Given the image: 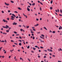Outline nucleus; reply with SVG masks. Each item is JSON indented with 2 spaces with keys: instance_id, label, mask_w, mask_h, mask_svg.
<instances>
[{
  "instance_id": "4",
  "label": "nucleus",
  "mask_w": 62,
  "mask_h": 62,
  "mask_svg": "<svg viewBox=\"0 0 62 62\" xmlns=\"http://www.w3.org/2000/svg\"><path fill=\"white\" fill-rule=\"evenodd\" d=\"M58 51H62V49H61V48H60V49H58Z\"/></svg>"
},
{
  "instance_id": "9",
  "label": "nucleus",
  "mask_w": 62,
  "mask_h": 62,
  "mask_svg": "<svg viewBox=\"0 0 62 62\" xmlns=\"http://www.w3.org/2000/svg\"><path fill=\"white\" fill-rule=\"evenodd\" d=\"M27 10L28 11H30V9L28 8V7H27Z\"/></svg>"
},
{
  "instance_id": "64",
  "label": "nucleus",
  "mask_w": 62,
  "mask_h": 62,
  "mask_svg": "<svg viewBox=\"0 0 62 62\" xmlns=\"http://www.w3.org/2000/svg\"><path fill=\"white\" fill-rule=\"evenodd\" d=\"M36 19L37 21H39V19H38V18H36Z\"/></svg>"
},
{
  "instance_id": "37",
  "label": "nucleus",
  "mask_w": 62,
  "mask_h": 62,
  "mask_svg": "<svg viewBox=\"0 0 62 62\" xmlns=\"http://www.w3.org/2000/svg\"><path fill=\"white\" fill-rule=\"evenodd\" d=\"M14 33H15V34H17V32L16 31H14Z\"/></svg>"
},
{
  "instance_id": "8",
  "label": "nucleus",
  "mask_w": 62,
  "mask_h": 62,
  "mask_svg": "<svg viewBox=\"0 0 62 62\" xmlns=\"http://www.w3.org/2000/svg\"><path fill=\"white\" fill-rule=\"evenodd\" d=\"M6 28H9V26H8L6 25Z\"/></svg>"
},
{
  "instance_id": "52",
  "label": "nucleus",
  "mask_w": 62,
  "mask_h": 62,
  "mask_svg": "<svg viewBox=\"0 0 62 62\" xmlns=\"http://www.w3.org/2000/svg\"><path fill=\"white\" fill-rule=\"evenodd\" d=\"M59 16H62V15H61V14H60L59 15Z\"/></svg>"
},
{
  "instance_id": "35",
  "label": "nucleus",
  "mask_w": 62,
  "mask_h": 62,
  "mask_svg": "<svg viewBox=\"0 0 62 62\" xmlns=\"http://www.w3.org/2000/svg\"><path fill=\"white\" fill-rule=\"evenodd\" d=\"M15 13H18V12H17V11H15L14 12Z\"/></svg>"
},
{
  "instance_id": "16",
  "label": "nucleus",
  "mask_w": 62,
  "mask_h": 62,
  "mask_svg": "<svg viewBox=\"0 0 62 62\" xmlns=\"http://www.w3.org/2000/svg\"><path fill=\"white\" fill-rule=\"evenodd\" d=\"M30 48V46H28L27 47V49H29Z\"/></svg>"
},
{
  "instance_id": "54",
  "label": "nucleus",
  "mask_w": 62,
  "mask_h": 62,
  "mask_svg": "<svg viewBox=\"0 0 62 62\" xmlns=\"http://www.w3.org/2000/svg\"><path fill=\"white\" fill-rule=\"evenodd\" d=\"M28 60H29V61H31L30 60V59H28Z\"/></svg>"
},
{
  "instance_id": "53",
  "label": "nucleus",
  "mask_w": 62,
  "mask_h": 62,
  "mask_svg": "<svg viewBox=\"0 0 62 62\" xmlns=\"http://www.w3.org/2000/svg\"><path fill=\"white\" fill-rule=\"evenodd\" d=\"M44 58H46V56H44Z\"/></svg>"
},
{
  "instance_id": "56",
  "label": "nucleus",
  "mask_w": 62,
  "mask_h": 62,
  "mask_svg": "<svg viewBox=\"0 0 62 62\" xmlns=\"http://www.w3.org/2000/svg\"><path fill=\"white\" fill-rule=\"evenodd\" d=\"M11 28L10 27L9 28V29H8V30H10V29H11Z\"/></svg>"
},
{
  "instance_id": "59",
  "label": "nucleus",
  "mask_w": 62,
  "mask_h": 62,
  "mask_svg": "<svg viewBox=\"0 0 62 62\" xmlns=\"http://www.w3.org/2000/svg\"><path fill=\"white\" fill-rule=\"evenodd\" d=\"M16 56H15V57H14V59H16Z\"/></svg>"
},
{
  "instance_id": "25",
  "label": "nucleus",
  "mask_w": 62,
  "mask_h": 62,
  "mask_svg": "<svg viewBox=\"0 0 62 62\" xmlns=\"http://www.w3.org/2000/svg\"><path fill=\"white\" fill-rule=\"evenodd\" d=\"M11 2L12 3H14V1H11Z\"/></svg>"
},
{
  "instance_id": "60",
  "label": "nucleus",
  "mask_w": 62,
  "mask_h": 62,
  "mask_svg": "<svg viewBox=\"0 0 62 62\" xmlns=\"http://www.w3.org/2000/svg\"><path fill=\"white\" fill-rule=\"evenodd\" d=\"M40 30H42V28H41L40 29Z\"/></svg>"
},
{
  "instance_id": "3",
  "label": "nucleus",
  "mask_w": 62,
  "mask_h": 62,
  "mask_svg": "<svg viewBox=\"0 0 62 62\" xmlns=\"http://www.w3.org/2000/svg\"><path fill=\"white\" fill-rule=\"evenodd\" d=\"M4 3L6 5H7V6H9V4L8 3H7L6 2H5Z\"/></svg>"
},
{
  "instance_id": "6",
  "label": "nucleus",
  "mask_w": 62,
  "mask_h": 62,
  "mask_svg": "<svg viewBox=\"0 0 62 62\" xmlns=\"http://www.w3.org/2000/svg\"><path fill=\"white\" fill-rule=\"evenodd\" d=\"M39 39L40 40V41H41V42H44V41H42V40H41V39Z\"/></svg>"
},
{
  "instance_id": "17",
  "label": "nucleus",
  "mask_w": 62,
  "mask_h": 62,
  "mask_svg": "<svg viewBox=\"0 0 62 62\" xmlns=\"http://www.w3.org/2000/svg\"><path fill=\"white\" fill-rule=\"evenodd\" d=\"M20 60H23V58H20Z\"/></svg>"
},
{
  "instance_id": "40",
  "label": "nucleus",
  "mask_w": 62,
  "mask_h": 62,
  "mask_svg": "<svg viewBox=\"0 0 62 62\" xmlns=\"http://www.w3.org/2000/svg\"><path fill=\"white\" fill-rule=\"evenodd\" d=\"M2 47H0V51L1 50V49H2Z\"/></svg>"
},
{
  "instance_id": "2",
  "label": "nucleus",
  "mask_w": 62,
  "mask_h": 62,
  "mask_svg": "<svg viewBox=\"0 0 62 62\" xmlns=\"http://www.w3.org/2000/svg\"><path fill=\"white\" fill-rule=\"evenodd\" d=\"M17 23H16L15 22H14V23H13V25H17Z\"/></svg>"
},
{
  "instance_id": "39",
  "label": "nucleus",
  "mask_w": 62,
  "mask_h": 62,
  "mask_svg": "<svg viewBox=\"0 0 62 62\" xmlns=\"http://www.w3.org/2000/svg\"><path fill=\"white\" fill-rule=\"evenodd\" d=\"M7 20L9 21V18H7Z\"/></svg>"
},
{
  "instance_id": "28",
  "label": "nucleus",
  "mask_w": 62,
  "mask_h": 62,
  "mask_svg": "<svg viewBox=\"0 0 62 62\" xmlns=\"http://www.w3.org/2000/svg\"><path fill=\"white\" fill-rule=\"evenodd\" d=\"M40 11H41V10H42V9H41V7H40Z\"/></svg>"
},
{
  "instance_id": "20",
  "label": "nucleus",
  "mask_w": 62,
  "mask_h": 62,
  "mask_svg": "<svg viewBox=\"0 0 62 62\" xmlns=\"http://www.w3.org/2000/svg\"><path fill=\"white\" fill-rule=\"evenodd\" d=\"M6 31L7 32V33H8V32H9V31L8 30H7Z\"/></svg>"
},
{
  "instance_id": "1",
  "label": "nucleus",
  "mask_w": 62,
  "mask_h": 62,
  "mask_svg": "<svg viewBox=\"0 0 62 62\" xmlns=\"http://www.w3.org/2000/svg\"><path fill=\"white\" fill-rule=\"evenodd\" d=\"M47 50H48V51H49V52H53L52 50H51V49H47Z\"/></svg>"
},
{
  "instance_id": "57",
  "label": "nucleus",
  "mask_w": 62,
  "mask_h": 62,
  "mask_svg": "<svg viewBox=\"0 0 62 62\" xmlns=\"http://www.w3.org/2000/svg\"><path fill=\"white\" fill-rule=\"evenodd\" d=\"M49 54L50 55H52V54L51 53Z\"/></svg>"
},
{
  "instance_id": "21",
  "label": "nucleus",
  "mask_w": 62,
  "mask_h": 62,
  "mask_svg": "<svg viewBox=\"0 0 62 62\" xmlns=\"http://www.w3.org/2000/svg\"><path fill=\"white\" fill-rule=\"evenodd\" d=\"M3 34H5V35H7V33L3 32Z\"/></svg>"
},
{
  "instance_id": "31",
  "label": "nucleus",
  "mask_w": 62,
  "mask_h": 62,
  "mask_svg": "<svg viewBox=\"0 0 62 62\" xmlns=\"http://www.w3.org/2000/svg\"><path fill=\"white\" fill-rule=\"evenodd\" d=\"M41 36H42V37H44V35H43V34H42L41 35Z\"/></svg>"
},
{
  "instance_id": "55",
  "label": "nucleus",
  "mask_w": 62,
  "mask_h": 62,
  "mask_svg": "<svg viewBox=\"0 0 62 62\" xmlns=\"http://www.w3.org/2000/svg\"><path fill=\"white\" fill-rule=\"evenodd\" d=\"M11 42H14V41H13L12 40H11Z\"/></svg>"
},
{
  "instance_id": "48",
  "label": "nucleus",
  "mask_w": 62,
  "mask_h": 62,
  "mask_svg": "<svg viewBox=\"0 0 62 62\" xmlns=\"http://www.w3.org/2000/svg\"><path fill=\"white\" fill-rule=\"evenodd\" d=\"M44 51H45V52H47V50H44Z\"/></svg>"
},
{
  "instance_id": "11",
  "label": "nucleus",
  "mask_w": 62,
  "mask_h": 62,
  "mask_svg": "<svg viewBox=\"0 0 62 62\" xmlns=\"http://www.w3.org/2000/svg\"><path fill=\"white\" fill-rule=\"evenodd\" d=\"M19 46H21L22 45V43H20L19 44Z\"/></svg>"
},
{
  "instance_id": "62",
  "label": "nucleus",
  "mask_w": 62,
  "mask_h": 62,
  "mask_svg": "<svg viewBox=\"0 0 62 62\" xmlns=\"http://www.w3.org/2000/svg\"><path fill=\"white\" fill-rule=\"evenodd\" d=\"M39 52H41V50H40L39 51Z\"/></svg>"
},
{
  "instance_id": "22",
  "label": "nucleus",
  "mask_w": 62,
  "mask_h": 62,
  "mask_svg": "<svg viewBox=\"0 0 62 62\" xmlns=\"http://www.w3.org/2000/svg\"><path fill=\"white\" fill-rule=\"evenodd\" d=\"M14 19L13 18H10L11 20H14Z\"/></svg>"
},
{
  "instance_id": "61",
  "label": "nucleus",
  "mask_w": 62,
  "mask_h": 62,
  "mask_svg": "<svg viewBox=\"0 0 62 62\" xmlns=\"http://www.w3.org/2000/svg\"><path fill=\"white\" fill-rule=\"evenodd\" d=\"M8 12H10V11L9 10H8Z\"/></svg>"
},
{
  "instance_id": "41",
  "label": "nucleus",
  "mask_w": 62,
  "mask_h": 62,
  "mask_svg": "<svg viewBox=\"0 0 62 62\" xmlns=\"http://www.w3.org/2000/svg\"><path fill=\"white\" fill-rule=\"evenodd\" d=\"M14 51V49H13L12 50H10V52H12V51Z\"/></svg>"
},
{
  "instance_id": "7",
  "label": "nucleus",
  "mask_w": 62,
  "mask_h": 62,
  "mask_svg": "<svg viewBox=\"0 0 62 62\" xmlns=\"http://www.w3.org/2000/svg\"><path fill=\"white\" fill-rule=\"evenodd\" d=\"M39 25V24H36L34 26H35L36 27V26H38V25Z\"/></svg>"
},
{
  "instance_id": "45",
  "label": "nucleus",
  "mask_w": 62,
  "mask_h": 62,
  "mask_svg": "<svg viewBox=\"0 0 62 62\" xmlns=\"http://www.w3.org/2000/svg\"><path fill=\"white\" fill-rule=\"evenodd\" d=\"M2 27L3 28H6V27H5V26H2Z\"/></svg>"
},
{
  "instance_id": "49",
  "label": "nucleus",
  "mask_w": 62,
  "mask_h": 62,
  "mask_svg": "<svg viewBox=\"0 0 62 62\" xmlns=\"http://www.w3.org/2000/svg\"><path fill=\"white\" fill-rule=\"evenodd\" d=\"M18 17H18V16H17L16 17V18L17 19L18 18Z\"/></svg>"
},
{
  "instance_id": "46",
  "label": "nucleus",
  "mask_w": 62,
  "mask_h": 62,
  "mask_svg": "<svg viewBox=\"0 0 62 62\" xmlns=\"http://www.w3.org/2000/svg\"><path fill=\"white\" fill-rule=\"evenodd\" d=\"M14 44H15L16 45H18V44L16 43H14Z\"/></svg>"
},
{
  "instance_id": "32",
  "label": "nucleus",
  "mask_w": 62,
  "mask_h": 62,
  "mask_svg": "<svg viewBox=\"0 0 62 62\" xmlns=\"http://www.w3.org/2000/svg\"><path fill=\"white\" fill-rule=\"evenodd\" d=\"M18 26L20 27H22V26L21 25H18Z\"/></svg>"
},
{
  "instance_id": "33",
  "label": "nucleus",
  "mask_w": 62,
  "mask_h": 62,
  "mask_svg": "<svg viewBox=\"0 0 62 62\" xmlns=\"http://www.w3.org/2000/svg\"><path fill=\"white\" fill-rule=\"evenodd\" d=\"M29 4L30 6H32V4H31V3H29Z\"/></svg>"
},
{
  "instance_id": "14",
  "label": "nucleus",
  "mask_w": 62,
  "mask_h": 62,
  "mask_svg": "<svg viewBox=\"0 0 62 62\" xmlns=\"http://www.w3.org/2000/svg\"><path fill=\"white\" fill-rule=\"evenodd\" d=\"M29 26H26V28H29Z\"/></svg>"
},
{
  "instance_id": "26",
  "label": "nucleus",
  "mask_w": 62,
  "mask_h": 62,
  "mask_svg": "<svg viewBox=\"0 0 62 62\" xmlns=\"http://www.w3.org/2000/svg\"><path fill=\"white\" fill-rule=\"evenodd\" d=\"M12 15H13V16H14V17H16V16L14 14H12Z\"/></svg>"
},
{
  "instance_id": "18",
  "label": "nucleus",
  "mask_w": 62,
  "mask_h": 62,
  "mask_svg": "<svg viewBox=\"0 0 62 62\" xmlns=\"http://www.w3.org/2000/svg\"><path fill=\"white\" fill-rule=\"evenodd\" d=\"M50 9L51 10H52V9H53V7H50Z\"/></svg>"
},
{
  "instance_id": "50",
  "label": "nucleus",
  "mask_w": 62,
  "mask_h": 62,
  "mask_svg": "<svg viewBox=\"0 0 62 62\" xmlns=\"http://www.w3.org/2000/svg\"><path fill=\"white\" fill-rule=\"evenodd\" d=\"M1 12H2V13H4V12L3 11H2Z\"/></svg>"
},
{
  "instance_id": "58",
  "label": "nucleus",
  "mask_w": 62,
  "mask_h": 62,
  "mask_svg": "<svg viewBox=\"0 0 62 62\" xmlns=\"http://www.w3.org/2000/svg\"><path fill=\"white\" fill-rule=\"evenodd\" d=\"M33 31H36V30L34 29H33Z\"/></svg>"
},
{
  "instance_id": "38",
  "label": "nucleus",
  "mask_w": 62,
  "mask_h": 62,
  "mask_svg": "<svg viewBox=\"0 0 62 62\" xmlns=\"http://www.w3.org/2000/svg\"><path fill=\"white\" fill-rule=\"evenodd\" d=\"M18 41H20V42H22V40H18Z\"/></svg>"
},
{
  "instance_id": "63",
  "label": "nucleus",
  "mask_w": 62,
  "mask_h": 62,
  "mask_svg": "<svg viewBox=\"0 0 62 62\" xmlns=\"http://www.w3.org/2000/svg\"><path fill=\"white\" fill-rule=\"evenodd\" d=\"M58 62H62L61 61H58Z\"/></svg>"
},
{
  "instance_id": "23",
  "label": "nucleus",
  "mask_w": 62,
  "mask_h": 62,
  "mask_svg": "<svg viewBox=\"0 0 62 62\" xmlns=\"http://www.w3.org/2000/svg\"><path fill=\"white\" fill-rule=\"evenodd\" d=\"M33 49L34 51H35V50H36V48H34V47H33Z\"/></svg>"
},
{
  "instance_id": "36",
  "label": "nucleus",
  "mask_w": 62,
  "mask_h": 62,
  "mask_svg": "<svg viewBox=\"0 0 62 62\" xmlns=\"http://www.w3.org/2000/svg\"><path fill=\"white\" fill-rule=\"evenodd\" d=\"M35 47L36 48H38V46H35Z\"/></svg>"
},
{
  "instance_id": "29",
  "label": "nucleus",
  "mask_w": 62,
  "mask_h": 62,
  "mask_svg": "<svg viewBox=\"0 0 62 62\" xmlns=\"http://www.w3.org/2000/svg\"><path fill=\"white\" fill-rule=\"evenodd\" d=\"M40 38H41L42 39H44V38L42 37L41 36H40Z\"/></svg>"
},
{
  "instance_id": "42",
  "label": "nucleus",
  "mask_w": 62,
  "mask_h": 62,
  "mask_svg": "<svg viewBox=\"0 0 62 62\" xmlns=\"http://www.w3.org/2000/svg\"><path fill=\"white\" fill-rule=\"evenodd\" d=\"M40 4H41V5H43V4H42V3H41V2H40Z\"/></svg>"
},
{
  "instance_id": "27",
  "label": "nucleus",
  "mask_w": 62,
  "mask_h": 62,
  "mask_svg": "<svg viewBox=\"0 0 62 62\" xmlns=\"http://www.w3.org/2000/svg\"><path fill=\"white\" fill-rule=\"evenodd\" d=\"M51 4H52L53 3V0H52L50 2Z\"/></svg>"
},
{
  "instance_id": "5",
  "label": "nucleus",
  "mask_w": 62,
  "mask_h": 62,
  "mask_svg": "<svg viewBox=\"0 0 62 62\" xmlns=\"http://www.w3.org/2000/svg\"><path fill=\"white\" fill-rule=\"evenodd\" d=\"M23 15H24V16L26 17V18H27V16H26V15H24V14H23Z\"/></svg>"
},
{
  "instance_id": "12",
  "label": "nucleus",
  "mask_w": 62,
  "mask_h": 62,
  "mask_svg": "<svg viewBox=\"0 0 62 62\" xmlns=\"http://www.w3.org/2000/svg\"><path fill=\"white\" fill-rule=\"evenodd\" d=\"M18 8L19 10H22V9H21L19 7V8Z\"/></svg>"
},
{
  "instance_id": "30",
  "label": "nucleus",
  "mask_w": 62,
  "mask_h": 62,
  "mask_svg": "<svg viewBox=\"0 0 62 62\" xmlns=\"http://www.w3.org/2000/svg\"><path fill=\"white\" fill-rule=\"evenodd\" d=\"M40 48L41 49H43V47L42 46H40Z\"/></svg>"
},
{
  "instance_id": "19",
  "label": "nucleus",
  "mask_w": 62,
  "mask_h": 62,
  "mask_svg": "<svg viewBox=\"0 0 62 62\" xmlns=\"http://www.w3.org/2000/svg\"><path fill=\"white\" fill-rule=\"evenodd\" d=\"M44 29H45L46 30H47V29L46 28V27H44Z\"/></svg>"
},
{
  "instance_id": "13",
  "label": "nucleus",
  "mask_w": 62,
  "mask_h": 62,
  "mask_svg": "<svg viewBox=\"0 0 62 62\" xmlns=\"http://www.w3.org/2000/svg\"><path fill=\"white\" fill-rule=\"evenodd\" d=\"M0 42H5V41H4V40H3L1 41Z\"/></svg>"
},
{
  "instance_id": "10",
  "label": "nucleus",
  "mask_w": 62,
  "mask_h": 62,
  "mask_svg": "<svg viewBox=\"0 0 62 62\" xmlns=\"http://www.w3.org/2000/svg\"><path fill=\"white\" fill-rule=\"evenodd\" d=\"M2 21H3V22H6V20H5V19H3L2 20Z\"/></svg>"
},
{
  "instance_id": "34",
  "label": "nucleus",
  "mask_w": 62,
  "mask_h": 62,
  "mask_svg": "<svg viewBox=\"0 0 62 62\" xmlns=\"http://www.w3.org/2000/svg\"><path fill=\"white\" fill-rule=\"evenodd\" d=\"M53 33H55V31H54L52 32Z\"/></svg>"
},
{
  "instance_id": "43",
  "label": "nucleus",
  "mask_w": 62,
  "mask_h": 62,
  "mask_svg": "<svg viewBox=\"0 0 62 62\" xmlns=\"http://www.w3.org/2000/svg\"><path fill=\"white\" fill-rule=\"evenodd\" d=\"M57 11L58 12H59V9H57Z\"/></svg>"
},
{
  "instance_id": "15",
  "label": "nucleus",
  "mask_w": 62,
  "mask_h": 62,
  "mask_svg": "<svg viewBox=\"0 0 62 62\" xmlns=\"http://www.w3.org/2000/svg\"><path fill=\"white\" fill-rule=\"evenodd\" d=\"M32 6H34V5H35V3H33L32 4Z\"/></svg>"
},
{
  "instance_id": "44",
  "label": "nucleus",
  "mask_w": 62,
  "mask_h": 62,
  "mask_svg": "<svg viewBox=\"0 0 62 62\" xmlns=\"http://www.w3.org/2000/svg\"><path fill=\"white\" fill-rule=\"evenodd\" d=\"M61 26H60V27H59V30H61Z\"/></svg>"
},
{
  "instance_id": "51",
  "label": "nucleus",
  "mask_w": 62,
  "mask_h": 62,
  "mask_svg": "<svg viewBox=\"0 0 62 62\" xmlns=\"http://www.w3.org/2000/svg\"><path fill=\"white\" fill-rule=\"evenodd\" d=\"M38 58H40V56H38Z\"/></svg>"
},
{
  "instance_id": "24",
  "label": "nucleus",
  "mask_w": 62,
  "mask_h": 62,
  "mask_svg": "<svg viewBox=\"0 0 62 62\" xmlns=\"http://www.w3.org/2000/svg\"><path fill=\"white\" fill-rule=\"evenodd\" d=\"M60 11L61 13H62V10L61 9H60Z\"/></svg>"
},
{
  "instance_id": "47",
  "label": "nucleus",
  "mask_w": 62,
  "mask_h": 62,
  "mask_svg": "<svg viewBox=\"0 0 62 62\" xmlns=\"http://www.w3.org/2000/svg\"><path fill=\"white\" fill-rule=\"evenodd\" d=\"M33 39H35V37H34V36H33Z\"/></svg>"
}]
</instances>
